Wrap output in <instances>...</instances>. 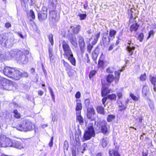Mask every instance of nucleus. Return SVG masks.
<instances>
[{
	"label": "nucleus",
	"mask_w": 156,
	"mask_h": 156,
	"mask_svg": "<svg viewBox=\"0 0 156 156\" xmlns=\"http://www.w3.org/2000/svg\"><path fill=\"white\" fill-rule=\"evenodd\" d=\"M107 98H108L107 97H104V98H103L102 99V103H103V105H104V106H105V103L107 100Z\"/></svg>",
	"instance_id": "13d9d810"
},
{
	"label": "nucleus",
	"mask_w": 156,
	"mask_h": 156,
	"mask_svg": "<svg viewBox=\"0 0 156 156\" xmlns=\"http://www.w3.org/2000/svg\"><path fill=\"white\" fill-rule=\"evenodd\" d=\"M9 138L6 137V136L4 135L1 134L0 135V147H9L10 142H8Z\"/></svg>",
	"instance_id": "6e6552de"
},
{
	"label": "nucleus",
	"mask_w": 156,
	"mask_h": 156,
	"mask_svg": "<svg viewBox=\"0 0 156 156\" xmlns=\"http://www.w3.org/2000/svg\"><path fill=\"white\" fill-rule=\"evenodd\" d=\"M116 33V31L113 30H110L109 31V36L111 37H113L114 38L115 37V35Z\"/></svg>",
	"instance_id": "72a5a7b5"
},
{
	"label": "nucleus",
	"mask_w": 156,
	"mask_h": 156,
	"mask_svg": "<svg viewBox=\"0 0 156 156\" xmlns=\"http://www.w3.org/2000/svg\"><path fill=\"white\" fill-rule=\"evenodd\" d=\"M144 37V34L143 33H140L138 36V38L140 42H142L143 41Z\"/></svg>",
	"instance_id": "de8ad7c7"
},
{
	"label": "nucleus",
	"mask_w": 156,
	"mask_h": 156,
	"mask_svg": "<svg viewBox=\"0 0 156 156\" xmlns=\"http://www.w3.org/2000/svg\"><path fill=\"white\" fill-rule=\"evenodd\" d=\"M77 16L80 17V20H82L85 19L87 16V15L86 14H81L79 13L78 14Z\"/></svg>",
	"instance_id": "e433bc0d"
},
{
	"label": "nucleus",
	"mask_w": 156,
	"mask_h": 156,
	"mask_svg": "<svg viewBox=\"0 0 156 156\" xmlns=\"http://www.w3.org/2000/svg\"><path fill=\"white\" fill-rule=\"evenodd\" d=\"M100 32H99V33L95 34V35L94 37V40L95 41V42L98 41V39L100 37Z\"/></svg>",
	"instance_id": "c03bdc74"
},
{
	"label": "nucleus",
	"mask_w": 156,
	"mask_h": 156,
	"mask_svg": "<svg viewBox=\"0 0 156 156\" xmlns=\"http://www.w3.org/2000/svg\"><path fill=\"white\" fill-rule=\"evenodd\" d=\"M149 90L147 86H144L142 92L143 94L145 96H147L149 93Z\"/></svg>",
	"instance_id": "bb28decb"
},
{
	"label": "nucleus",
	"mask_w": 156,
	"mask_h": 156,
	"mask_svg": "<svg viewBox=\"0 0 156 156\" xmlns=\"http://www.w3.org/2000/svg\"><path fill=\"white\" fill-rule=\"evenodd\" d=\"M109 156H120L117 150L110 149L109 150Z\"/></svg>",
	"instance_id": "4be33fe9"
},
{
	"label": "nucleus",
	"mask_w": 156,
	"mask_h": 156,
	"mask_svg": "<svg viewBox=\"0 0 156 156\" xmlns=\"http://www.w3.org/2000/svg\"><path fill=\"white\" fill-rule=\"evenodd\" d=\"M30 14L31 17L33 19H34L35 17L34 12L32 10H30Z\"/></svg>",
	"instance_id": "8fccbe9b"
},
{
	"label": "nucleus",
	"mask_w": 156,
	"mask_h": 156,
	"mask_svg": "<svg viewBox=\"0 0 156 156\" xmlns=\"http://www.w3.org/2000/svg\"><path fill=\"white\" fill-rule=\"evenodd\" d=\"M47 10L43 11L38 14V19L40 22L45 20L47 17Z\"/></svg>",
	"instance_id": "ddd939ff"
},
{
	"label": "nucleus",
	"mask_w": 156,
	"mask_h": 156,
	"mask_svg": "<svg viewBox=\"0 0 156 156\" xmlns=\"http://www.w3.org/2000/svg\"><path fill=\"white\" fill-rule=\"evenodd\" d=\"M5 27L8 28L11 27V25L9 23H7L5 24Z\"/></svg>",
	"instance_id": "69168bd1"
},
{
	"label": "nucleus",
	"mask_w": 156,
	"mask_h": 156,
	"mask_svg": "<svg viewBox=\"0 0 156 156\" xmlns=\"http://www.w3.org/2000/svg\"><path fill=\"white\" fill-rule=\"evenodd\" d=\"M68 148V144L67 141L65 140L64 144V149L67 150Z\"/></svg>",
	"instance_id": "864d4df0"
},
{
	"label": "nucleus",
	"mask_w": 156,
	"mask_h": 156,
	"mask_svg": "<svg viewBox=\"0 0 156 156\" xmlns=\"http://www.w3.org/2000/svg\"><path fill=\"white\" fill-rule=\"evenodd\" d=\"M107 98H108L112 101L113 100L115 101L116 99V96L115 94H112L108 95Z\"/></svg>",
	"instance_id": "473e14b6"
},
{
	"label": "nucleus",
	"mask_w": 156,
	"mask_h": 156,
	"mask_svg": "<svg viewBox=\"0 0 156 156\" xmlns=\"http://www.w3.org/2000/svg\"><path fill=\"white\" fill-rule=\"evenodd\" d=\"M49 18L50 21L54 23L58 22L59 20V17L57 16L55 10L50 11Z\"/></svg>",
	"instance_id": "9b49d317"
},
{
	"label": "nucleus",
	"mask_w": 156,
	"mask_h": 156,
	"mask_svg": "<svg viewBox=\"0 0 156 156\" xmlns=\"http://www.w3.org/2000/svg\"><path fill=\"white\" fill-rule=\"evenodd\" d=\"M107 141L105 139L103 138L101 141V145L104 148L106 147L107 144Z\"/></svg>",
	"instance_id": "a19ab883"
},
{
	"label": "nucleus",
	"mask_w": 156,
	"mask_h": 156,
	"mask_svg": "<svg viewBox=\"0 0 156 156\" xmlns=\"http://www.w3.org/2000/svg\"><path fill=\"white\" fill-rule=\"evenodd\" d=\"M17 84L12 81L0 76V87L4 89L11 90L13 89L14 86Z\"/></svg>",
	"instance_id": "7ed1b4c3"
},
{
	"label": "nucleus",
	"mask_w": 156,
	"mask_h": 156,
	"mask_svg": "<svg viewBox=\"0 0 156 156\" xmlns=\"http://www.w3.org/2000/svg\"><path fill=\"white\" fill-rule=\"evenodd\" d=\"M80 96V92H77L76 94L75 97L76 98H79Z\"/></svg>",
	"instance_id": "bf43d9fd"
},
{
	"label": "nucleus",
	"mask_w": 156,
	"mask_h": 156,
	"mask_svg": "<svg viewBox=\"0 0 156 156\" xmlns=\"http://www.w3.org/2000/svg\"><path fill=\"white\" fill-rule=\"evenodd\" d=\"M146 78V74L144 73V74L142 75L140 77V80L142 81H145Z\"/></svg>",
	"instance_id": "3c124183"
},
{
	"label": "nucleus",
	"mask_w": 156,
	"mask_h": 156,
	"mask_svg": "<svg viewBox=\"0 0 156 156\" xmlns=\"http://www.w3.org/2000/svg\"><path fill=\"white\" fill-rule=\"evenodd\" d=\"M48 38L49 41L51 44L52 45H53L54 44V41L53 35L52 34H50L48 36Z\"/></svg>",
	"instance_id": "c9c22d12"
},
{
	"label": "nucleus",
	"mask_w": 156,
	"mask_h": 156,
	"mask_svg": "<svg viewBox=\"0 0 156 156\" xmlns=\"http://www.w3.org/2000/svg\"><path fill=\"white\" fill-rule=\"evenodd\" d=\"M79 43L81 51L83 52L84 51L85 42L83 37L81 36L79 37Z\"/></svg>",
	"instance_id": "dca6fc26"
},
{
	"label": "nucleus",
	"mask_w": 156,
	"mask_h": 156,
	"mask_svg": "<svg viewBox=\"0 0 156 156\" xmlns=\"http://www.w3.org/2000/svg\"><path fill=\"white\" fill-rule=\"evenodd\" d=\"M117 103L119 107L121 108L119 109V111L121 112L126 109V106H125L124 105L122 104L121 101L119 100H118Z\"/></svg>",
	"instance_id": "5701e85b"
},
{
	"label": "nucleus",
	"mask_w": 156,
	"mask_h": 156,
	"mask_svg": "<svg viewBox=\"0 0 156 156\" xmlns=\"http://www.w3.org/2000/svg\"><path fill=\"white\" fill-rule=\"evenodd\" d=\"M80 112H76V119L78 121L80 124L82 125L83 123V118L80 115Z\"/></svg>",
	"instance_id": "412c9836"
},
{
	"label": "nucleus",
	"mask_w": 156,
	"mask_h": 156,
	"mask_svg": "<svg viewBox=\"0 0 156 156\" xmlns=\"http://www.w3.org/2000/svg\"><path fill=\"white\" fill-rule=\"evenodd\" d=\"M154 34V32L153 30H150L148 33V36L147 39H148L151 36H153Z\"/></svg>",
	"instance_id": "5fc2aeb1"
},
{
	"label": "nucleus",
	"mask_w": 156,
	"mask_h": 156,
	"mask_svg": "<svg viewBox=\"0 0 156 156\" xmlns=\"http://www.w3.org/2000/svg\"><path fill=\"white\" fill-rule=\"evenodd\" d=\"M130 96L134 101H137L139 98V97H137L135 96L133 94L131 93L130 94Z\"/></svg>",
	"instance_id": "09e8293b"
},
{
	"label": "nucleus",
	"mask_w": 156,
	"mask_h": 156,
	"mask_svg": "<svg viewBox=\"0 0 156 156\" xmlns=\"http://www.w3.org/2000/svg\"><path fill=\"white\" fill-rule=\"evenodd\" d=\"M13 112L14 114V116L15 118L19 119L20 117V114L18 113L17 110H14L13 111Z\"/></svg>",
	"instance_id": "f704fd0d"
},
{
	"label": "nucleus",
	"mask_w": 156,
	"mask_h": 156,
	"mask_svg": "<svg viewBox=\"0 0 156 156\" xmlns=\"http://www.w3.org/2000/svg\"><path fill=\"white\" fill-rule=\"evenodd\" d=\"M57 4V0H49L48 7L50 10H55Z\"/></svg>",
	"instance_id": "2eb2a0df"
},
{
	"label": "nucleus",
	"mask_w": 156,
	"mask_h": 156,
	"mask_svg": "<svg viewBox=\"0 0 156 156\" xmlns=\"http://www.w3.org/2000/svg\"><path fill=\"white\" fill-rule=\"evenodd\" d=\"M66 58L69 61L73 66H76V60L75 58L73 57V54L67 56L66 57Z\"/></svg>",
	"instance_id": "f3484780"
},
{
	"label": "nucleus",
	"mask_w": 156,
	"mask_h": 156,
	"mask_svg": "<svg viewBox=\"0 0 156 156\" xmlns=\"http://www.w3.org/2000/svg\"><path fill=\"white\" fill-rule=\"evenodd\" d=\"M8 55L5 53L0 52V60L3 61L5 59L9 60L12 58H15L18 63L20 64H26L28 62L27 56L24 53L23 51L18 49H13L7 53Z\"/></svg>",
	"instance_id": "f257e3e1"
},
{
	"label": "nucleus",
	"mask_w": 156,
	"mask_h": 156,
	"mask_svg": "<svg viewBox=\"0 0 156 156\" xmlns=\"http://www.w3.org/2000/svg\"><path fill=\"white\" fill-rule=\"evenodd\" d=\"M44 94V92L42 90H39L38 91V94L41 96Z\"/></svg>",
	"instance_id": "338daca9"
},
{
	"label": "nucleus",
	"mask_w": 156,
	"mask_h": 156,
	"mask_svg": "<svg viewBox=\"0 0 156 156\" xmlns=\"http://www.w3.org/2000/svg\"><path fill=\"white\" fill-rule=\"evenodd\" d=\"M128 45L126 48V50L128 52L129 55H131L133 53V51L135 49V47L133 43H132L131 40L128 41L127 43Z\"/></svg>",
	"instance_id": "f8f14e48"
},
{
	"label": "nucleus",
	"mask_w": 156,
	"mask_h": 156,
	"mask_svg": "<svg viewBox=\"0 0 156 156\" xmlns=\"http://www.w3.org/2000/svg\"><path fill=\"white\" fill-rule=\"evenodd\" d=\"M15 39L13 36L7 38L6 34H2L0 35V43L4 47H9L14 43Z\"/></svg>",
	"instance_id": "f03ea898"
},
{
	"label": "nucleus",
	"mask_w": 156,
	"mask_h": 156,
	"mask_svg": "<svg viewBox=\"0 0 156 156\" xmlns=\"http://www.w3.org/2000/svg\"><path fill=\"white\" fill-rule=\"evenodd\" d=\"M109 93V92L107 88L104 87H102L101 94L102 97L105 96Z\"/></svg>",
	"instance_id": "c756f323"
},
{
	"label": "nucleus",
	"mask_w": 156,
	"mask_h": 156,
	"mask_svg": "<svg viewBox=\"0 0 156 156\" xmlns=\"http://www.w3.org/2000/svg\"><path fill=\"white\" fill-rule=\"evenodd\" d=\"M129 101V99H127L125 101V103L124 105L125 106H126V107L127 106V105L128 104V102Z\"/></svg>",
	"instance_id": "774afa93"
},
{
	"label": "nucleus",
	"mask_w": 156,
	"mask_h": 156,
	"mask_svg": "<svg viewBox=\"0 0 156 156\" xmlns=\"http://www.w3.org/2000/svg\"><path fill=\"white\" fill-rule=\"evenodd\" d=\"M115 77L112 74L108 75L106 77L107 81L109 83L112 82L114 80Z\"/></svg>",
	"instance_id": "7c9ffc66"
},
{
	"label": "nucleus",
	"mask_w": 156,
	"mask_h": 156,
	"mask_svg": "<svg viewBox=\"0 0 156 156\" xmlns=\"http://www.w3.org/2000/svg\"><path fill=\"white\" fill-rule=\"evenodd\" d=\"M96 109L98 113L102 115H104L105 114L104 108L102 106H98Z\"/></svg>",
	"instance_id": "c85d7f7f"
},
{
	"label": "nucleus",
	"mask_w": 156,
	"mask_h": 156,
	"mask_svg": "<svg viewBox=\"0 0 156 156\" xmlns=\"http://www.w3.org/2000/svg\"><path fill=\"white\" fill-rule=\"evenodd\" d=\"M49 90L50 91L51 96L52 97V98L53 101H54L55 100V95L54 93V92L52 90V89H51V88L49 87Z\"/></svg>",
	"instance_id": "49530a36"
},
{
	"label": "nucleus",
	"mask_w": 156,
	"mask_h": 156,
	"mask_svg": "<svg viewBox=\"0 0 156 156\" xmlns=\"http://www.w3.org/2000/svg\"><path fill=\"white\" fill-rule=\"evenodd\" d=\"M95 135V131L93 128V124L90 122L87 127V129L85 131L83 135L85 140H90L92 137H94Z\"/></svg>",
	"instance_id": "423d86ee"
},
{
	"label": "nucleus",
	"mask_w": 156,
	"mask_h": 156,
	"mask_svg": "<svg viewBox=\"0 0 156 156\" xmlns=\"http://www.w3.org/2000/svg\"><path fill=\"white\" fill-rule=\"evenodd\" d=\"M93 47V46L90 44L88 45L87 47V50L89 53H90L91 50Z\"/></svg>",
	"instance_id": "603ef678"
},
{
	"label": "nucleus",
	"mask_w": 156,
	"mask_h": 156,
	"mask_svg": "<svg viewBox=\"0 0 156 156\" xmlns=\"http://www.w3.org/2000/svg\"><path fill=\"white\" fill-rule=\"evenodd\" d=\"M15 69L9 67H4L3 69H0V71L8 77L12 78L14 72H15Z\"/></svg>",
	"instance_id": "0eeeda50"
},
{
	"label": "nucleus",
	"mask_w": 156,
	"mask_h": 156,
	"mask_svg": "<svg viewBox=\"0 0 156 156\" xmlns=\"http://www.w3.org/2000/svg\"><path fill=\"white\" fill-rule=\"evenodd\" d=\"M81 28V26L79 25H78L76 27H74L72 29V32L74 34H77L79 32Z\"/></svg>",
	"instance_id": "393cba45"
},
{
	"label": "nucleus",
	"mask_w": 156,
	"mask_h": 156,
	"mask_svg": "<svg viewBox=\"0 0 156 156\" xmlns=\"http://www.w3.org/2000/svg\"><path fill=\"white\" fill-rule=\"evenodd\" d=\"M70 41L71 44L75 47L77 46V41L76 36H73L72 37L70 38Z\"/></svg>",
	"instance_id": "b1692460"
},
{
	"label": "nucleus",
	"mask_w": 156,
	"mask_h": 156,
	"mask_svg": "<svg viewBox=\"0 0 156 156\" xmlns=\"http://www.w3.org/2000/svg\"><path fill=\"white\" fill-rule=\"evenodd\" d=\"M61 62L63 63L66 70L70 71L72 69V66L68 63L66 62L64 59H62Z\"/></svg>",
	"instance_id": "aec40b11"
},
{
	"label": "nucleus",
	"mask_w": 156,
	"mask_h": 156,
	"mask_svg": "<svg viewBox=\"0 0 156 156\" xmlns=\"http://www.w3.org/2000/svg\"><path fill=\"white\" fill-rule=\"evenodd\" d=\"M62 46L64 52L63 54L64 56L66 57L73 54L69 46L67 43L64 42L62 44Z\"/></svg>",
	"instance_id": "9d476101"
},
{
	"label": "nucleus",
	"mask_w": 156,
	"mask_h": 156,
	"mask_svg": "<svg viewBox=\"0 0 156 156\" xmlns=\"http://www.w3.org/2000/svg\"><path fill=\"white\" fill-rule=\"evenodd\" d=\"M87 147V145L86 144H84L82 146V148L83 149V151H84L86 149Z\"/></svg>",
	"instance_id": "680f3d73"
},
{
	"label": "nucleus",
	"mask_w": 156,
	"mask_h": 156,
	"mask_svg": "<svg viewBox=\"0 0 156 156\" xmlns=\"http://www.w3.org/2000/svg\"><path fill=\"white\" fill-rule=\"evenodd\" d=\"M124 67H123L122 69L118 70V71H116L115 72V80L116 83H117L118 82L120 77V73L124 70Z\"/></svg>",
	"instance_id": "a211bd4d"
},
{
	"label": "nucleus",
	"mask_w": 156,
	"mask_h": 156,
	"mask_svg": "<svg viewBox=\"0 0 156 156\" xmlns=\"http://www.w3.org/2000/svg\"><path fill=\"white\" fill-rule=\"evenodd\" d=\"M104 64V62L103 61L99 60L98 61V64L99 66H102Z\"/></svg>",
	"instance_id": "052dcab7"
},
{
	"label": "nucleus",
	"mask_w": 156,
	"mask_h": 156,
	"mask_svg": "<svg viewBox=\"0 0 156 156\" xmlns=\"http://www.w3.org/2000/svg\"><path fill=\"white\" fill-rule=\"evenodd\" d=\"M115 116L113 115H109L107 117V120L108 122H111L115 118Z\"/></svg>",
	"instance_id": "4c0bfd02"
},
{
	"label": "nucleus",
	"mask_w": 156,
	"mask_h": 156,
	"mask_svg": "<svg viewBox=\"0 0 156 156\" xmlns=\"http://www.w3.org/2000/svg\"><path fill=\"white\" fill-rule=\"evenodd\" d=\"M10 143V145L9 147H13L21 149L23 148V142H21L19 141L16 140H9Z\"/></svg>",
	"instance_id": "1a4fd4ad"
},
{
	"label": "nucleus",
	"mask_w": 156,
	"mask_h": 156,
	"mask_svg": "<svg viewBox=\"0 0 156 156\" xmlns=\"http://www.w3.org/2000/svg\"><path fill=\"white\" fill-rule=\"evenodd\" d=\"M103 41L105 43L108 42L109 43L110 41V39L108 37V31L107 32L104 33L103 35Z\"/></svg>",
	"instance_id": "cd10ccee"
},
{
	"label": "nucleus",
	"mask_w": 156,
	"mask_h": 156,
	"mask_svg": "<svg viewBox=\"0 0 156 156\" xmlns=\"http://www.w3.org/2000/svg\"><path fill=\"white\" fill-rule=\"evenodd\" d=\"M117 95L118 96V100L120 99L122 97V90H119L116 92Z\"/></svg>",
	"instance_id": "58836bf2"
},
{
	"label": "nucleus",
	"mask_w": 156,
	"mask_h": 156,
	"mask_svg": "<svg viewBox=\"0 0 156 156\" xmlns=\"http://www.w3.org/2000/svg\"><path fill=\"white\" fill-rule=\"evenodd\" d=\"M95 113V111L94 109L92 108H89L87 109V117L88 119L91 118L92 115Z\"/></svg>",
	"instance_id": "6ab92c4d"
},
{
	"label": "nucleus",
	"mask_w": 156,
	"mask_h": 156,
	"mask_svg": "<svg viewBox=\"0 0 156 156\" xmlns=\"http://www.w3.org/2000/svg\"><path fill=\"white\" fill-rule=\"evenodd\" d=\"M49 55L50 61L51 62L53 60V58H52V57L53 55L52 52H50V53H49Z\"/></svg>",
	"instance_id": "0e129e2a"
},
{
	"label": "nucleus",
	"mask_w": 156,
	"mask_h": 156,
	"mask_svg": "<svg viewBox=\"0 0 156 156\" xmlns=\"http://www.w3.org/2000/svg\"><path fill=\"white\" fill-rule=\"evenodd\" d=\"M149 107H150L151 110L152 111H153L154 109V103L153 102L150 101L149 103Z\"/></svg>",
	"instance_id": "a18cd8bd"
},
{
	"label": "nucleus",
	"mask_w": 156,
	"mask_h": 156,
	"mask_svg": "<svg viewBox=\"0 0 156 156\" xmlns=\"http://www.w3.org/2000/svg\"><path fill=\"white\" fill-rule=\"evenodd\" d=\"M96 71L95 70H92L91 71L89 74V77L90 78H91L93 77V76L96 73Z\"/></svg>",
	"instance_id": "37998d69"
},
{
	"label": "nucleus",
	"mask_w": 156,
	"mask_h": 156,
	"mask_svg": "<svg viewBox=\"0 0 156 156\" xmlns=\"http://www.w3.org/2000/svg\"><path fill=\"white\" fill-rule=\"evenodd\" d=\"M13 74L12 78L15 80H18L22 77V73L16 68L15 69V72H14Z\"/></svg>",
	"instance_id": "4468645a"
},
{
	"label": "nucleus",
	"mask_w": 156,
	"mask_h": 156,
	"mask_svg": "<svg viewBox=\"0 0 156 156\" xmlns=\"http://www.w3.org/2000/svg\"><path fill=\"white\" fill-rule=\"evenodd\" d=\"M82 108V104L80 103V101H77V102L76 105V110L77 111V112H81V110Z\"/></svg>",
	"instance_id": "2f4dec72"
},
{
	"label": "nucleus",
	"mask_w": 156,
	"mask_h": 156,
	"mask_svg": "<svg viewBox=\"0 0 156 156\" xmlns=\"http://www.w3.org/2000/svg\"><path fill=\"white\" fill-rule=\"evenodd\" d=\"M33 126L31 121L28 120H25L17 126L16 129L20 131L27 132L32 130Z\"/></svg>",
	"instance_id": "20e7f679"
},
{
	"label": "nucleus",
	"mask_w": 156,
	"mask_h": 156,
	"mask_svg": "<svg viewBox=\"0 0 156 156\" xmlns=\"http://www.w3.org/2000/svg\"><path fill=\"white\" fill-rule=\"evenodd\" d=\"M94 128L98 132H101L104 134H107L109 133V127L107 126V123L105 121L98 122L97 124L95 122Z\"/></svg>",
	"instance_id": "39448f33"
},
{
	"label": "nucleus",
	"mask_w": 156,
	"mask_h": 156,
	"mask_svg": "<svg viewBox=\"0 0 156 156\" xmlns=\"http://www.w3.org/2000/svg\"><path fill=\"white\" fill-rule=\"evenodd\" d=\"M53 137L52 136L50 140L48 145L50 147H52L53 146Z\"/></svg>",
	"instance_id": "6e6d98bb"
},
{
	"label": "nucleus",
	"mask_w": 156,
	"mask_h": 156,
	"mask_svg": "<svg viewBox=\"0 0 156 156\" xmlns=\"http://www.w3.org/2000/svg\"><path fill=\"white\" fill-rule=\"evenodd\" d=\"M114 47V44H111L109 46L108 50L109 51L112 50L113 48Z\"/></svg>",
	"instance_id": "e2e57ef3"
},
{
	"label": "nucleus",
	"mask_w": 156,
	"mask_h": 156,
	"mask_svg": "<svg viewBox=\"0 0 156 156\" xmlns=\"http://www.w3.org/2000/svg\"><path fill=\"white\" fill-rule=\"evenodd\" d=\"M114 68L113 67H109L106 69V72L109 73H113L115 71Z\"/></svg>",
	"instance_id": "79ce46f5"
},
{
	"label": "nucleus",
	"mask_w": 156,
	"mask_h": 156,
	"mask_svg": "<svg viewBox=\"0 0 156 156\" xmlns=\"http://www.w3.org/2000/svg\"><path fill=\"white\" fill-rule=\"evenodd\" d=\"M150 80L152 84H153L154 86V84H155V83L156 82V76H151L150 78Z\"/></svg>",
	"instance_id": "ea45409f"
},
{
	"label": "nucleus",
	"mask_w": 156,
	"mask_h": 156,
	"mask_svg": "<svg viewBox=\"0 0 156 156\" xmlns=\"http://www.w3.org/2000/svg\"><path fill=\"white\" fill-rule=\"evenodd\" d=\"M28 76V73L27 72H24L22 73V77H27Z\"/></svg>",
	"instance_id": "4d7b16f0"
},
{
	"label": "nucleus",
	"mask_w": 156,
	"mask_h": 156,
	"mask_svg": "<svg viewBox=\"0 0 156 156\" xmlns=\"http://www.w3.org/2000/svg\"><path fill=\"white\" fill-rule=\"evenodd\" d=\"M139 27V25L137 23L133 24L131 25L130 27V31L131 32L136 31L137 30Z\"/></svg>",
	"instance_id": "a878e982"
}]
</instances>
